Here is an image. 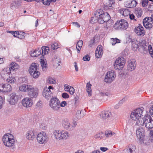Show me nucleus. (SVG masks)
Masks as SVG:
<instances>
[{"mask_svg": "<svg viewBox=\"0 0 153 153\" xmlns=\"http://www.w3.org/2000/svg\"><path fill=\"white\" fill-rule=\"evenodd\" d=\"M78 120L76 118H74L72 122V126L73 127V129H74L77 125V122Z\"/></svg>", "mask_w": 153, "mask_h": 153, "instance_id": "50", "label": "nucleus"}, {"mask_svg": "<svg viewBox=\"0 0 153 153\" xmlns=\"http://www.w3.org/2000/svg\"><path fill=\"white\" fill-rule=\"evenodd\" d=\"M14 65H12V63H11L9 66V67L8 68H7L8 70H10V71L11 72V71H14L16 69L14 68Z\"/></svg>", "mask_w": 153, "mask_h": 153, "instance_id": "51", "label": "nucleus"}, {"mask_svg": "<svg viewBox=\"0 0 153 153\" xmlns=\"http://www.w3.org/2000/svg\"><path fill=\"white\" fill-rule=\"evenodd\" d=\"M10 73L9 70H8L7 68H5L2 71L1 73V76L5 79H7L10 75Z\"/></svg>", "mask_w": 153, "mask_h": 153, "instance_id": "19", "label": "nucleus"}, {"mask_svg": "<svg viewBox=\"0 0 153 153\" xmlns=\"http://www.w3.org/2000/svg\"><path fill=\"white\" fill-rule=\"evenodd\" d=\"M74 88L70 86V89L68 91L71 94H73L74 93Z\"/></svg>", "mask_w": 153, "mask_h": 153, "instance_id": "55", "label": "nucleus"}, {"mask_svg": "<svg viewBox=\"0 0 153 153\" xmlns=\"http://www.w3.org/2000/svg\"><path fill=\"white\" fill-rule=\"evenodd\" d=\"M124 65V62H122L120 65L114 63V68L116 70H120L123 68Z\"/></svg>", "mask_w": 153, "mask_h": 153, "instance_id": "38", "label": "nucleus"}, {"mask_svg": "<svg viewBox=\"0 0 153 153\" xmlns=\"http://www.w3.org/2000/svg\"><path fill=\"white\" fill-rule=\"evenodd\" d=\"M60 59L59 57H54L53 59V65L56 68H58V69L61 68L60 66Z\"/></svg>", "mask_w": 153, "mask_h": 153, "instance_id": "22", "label": "nucleus"}, {"mask_svg": "<svg viewBox=\"0 0 153 153\" xmlns=\"http://www.w3.org/2000/svg\"><path fill=\"white\" fill-rule=\"evenodd\" d=\"M138 114L134 110L131 113L130 117L131 119L133 120L136 121V124L137 125V122L138 121H139L140 119H142L141 117H140L139 116H138Z\"/></svg>", "mask_w": 153, "mask_h": 153, "instance_id": "26", "label": "nucleus"}, {"mask_svg": "<svg viewBox=\"0 0 153 153\" xmlns=\"http://www.w3.org/2000/svg\"><path fill=\"white\" fill-rule=\"evenodd\" d=\"M100 116L104 120H108L111 116V112L109 111H103L100 113Z\"/></svg>", "mask_w": 153, "mask_h": 153, "instance_id": "18", "label": "nucleus"}, {"mask_svg": "<svg viewBox=\"0 0 153 153\" xmlns=\"http://www.w3.org/2000/svg\"><path fill=\"white\" fill-rule=\"evenodd\" d=\"M9 98L8 101L9 103L11 105H14L18 101V96L15 93H12L9 96Z\"/></svg>", "mask_w": 153, "mask_h": 153, "instance_id": "12", "label": "nucleus"}, {"mask_svg": "<svg viewBox=\"0 0 153 153\" xmlns=\"http://www.w3.org/2000/svg\"><path fill=\"white\" fill-rule=\"evenodd\" d=\"M101 10L99 9L95 12L96 16H100V17H101L106 22L110 19V16L107 12H101Z\"/></svg>", "mask_w": 153, "mask_h": 153, "instance_id": "8", "label": "nucleus"}, {"mask_svg": "<svg viewBox=\"0 0 153 153\" xmlns=\"http://www.w3.org/2000/svg\"><path fill=\"white\" fill-rule=\"evenodd\" d=\"M36 132L33 130L28 131L26 134V137L29 140H33L36 137L37 135Z\"/></svg>", "mask_w": 153, "mask_h": 153, "instance_id": "13", "label": "nucleus"}, {"mask_svg": "<svg viewBox=\"0 0 153 153\" xmlns=\"http://www.w3.org/2000/svg\"><path fill=\"white\" fill-rule=\"evenodd\" d=\"M129 11L128 10L126 9H124L123 14L124 16H127L128 15H129Z\"/></svg>", "mask_w": 153, "mask_h": 153, "instance_id": "57", "label": "nucleus"}, {"mask_svg": "<svg viewBox=\"0 0 153 153\" xmlns=\"http://www.w3.org/2000/svg\"><path fill=\"white\" fill-rule=\"evenodd\" d=\"M90 58L88 54L85 56L83 58V60L85 61H89L90 59Z\"/></svg>", "mask_w": 153, "mask_h": 153, "instance_id": "52", "label": "nucleus"}, {"mask_svg": "<svg viewBox=\"0 0 153 153\" xmlns=\"http://www.w3.org/2000/svg\"><path fill=\"white\" fill-rule=\"evenodd\" d=\"M111 39H112L113 41L111 43L112 45H114L117 43H119L120 42V40L118 39L117 38H115V39L112 38Z\"/></svg>", "mask_w": 153, "mask_h": 153, "instance_id": "46", "label": "nucleus"}, {"mask_svg": "<svg viewBox=\"0 0 153 153\" xmlns=\"http://www.w3.org/2000/svg\"><path fill=\"white\" fill-rule=\"evenodd\" d=\"M85 114H76V117L75 118H76V119H77L78 120H79L82 117H83Z\"/></svg>", "mask_w": 153, "mask_h": 153, "instance_id": "53", "label": "nucleus"}, {"mask_svg": "<svg viewBox=\"0 0 153 153\" xmlns=\"http://www.w3.org/2000/svg\"><path fill=\"white\" fill-rule=\"evenodd\" d=\"M115 3L114 1V0H108L107 3L104 4V7L106 10L111 9L112 8V5Z\"/></svg>", "mask_w": 153, "mask_h": 153, "instance_id": "27", "label": "nucleus"}, {"mask_svg": "<svg viewBox=\"0 0 153 153\" xmlns=\"http://www.w3.org/2000/svg\"><path fill=\"white\" fill-rule=\"evenodd\" d=\"M129 18L131 19L134 20L135 21H136V19L134 18L135 16L134 14H129Z\"/></svg>", "mask_w": 153, "mask_h": 153, "instance_id": "62", "label": "nucleus"}, {"mask_svg": "<svg viewBox=\"0 0 153 153\" xmlns=\"http://www.w3.org/2000/svg\"><path fill=\"white\" fill-rule=\"evenodd\" d=\"M149 2L148 0H143L142 2V5L143 7H145L147 6Z\"/></svg>", "mask_w": 153, "mask_h": 153, "instance_id": "56", "label": "nucleus"}, {"mask_svg": "<svg viewBox=\"0 0 153 153\" xmlns=\"http://www.w3.org/2000/svg\"><path fill=\"white\" fill-rule=\"evenodd\" d=\"M128 24L127 21L122 19L119 22H117L114 25V27L119 30L126 29L128 27Z\"/></svg>", "mask_w": 153, "mask_h": 153, "instance_id": "7", "label": "nucleus"}, {"mask_svg": "<svg viewBox=\"0 0 153 153\" xmlns=\"http://www.w3.org/2000/svg\"><path fill=\"white\" fill-rule=\"evenodd\" d=\"M49 48L48 47L43 46L41 48L42 53H41L42 56L48 54L49 51Z\"/></svg>", "mask_w": 153, "mask_h": 153, "instance_id": "32", "label": "nucleus"}, {"mask_svg": "<svg viewBox=\"0 0 153 153\" xmlns=\"http://www.w3.org/2000/svg\"><path fill=\"white\" fill-rule=\"evenodd\" d=\"M137 122V125L143 126L146 128L150 129L153 128V120L149 115H146L142 119H140Z\"/></svg>", "mask_w": 153, "mask_h": 153, "instance_id": "1", "label": "nucleus"}, {"mask_svg": "<svg viewBox=\"0 0 153 153\" xmlns=\"http://www.w3.org/2000/svg\"><path fill=\"white\" fill-rule=\"evenodd\" d=\"M22 1L21 0H18L14 1L12 4L13 5L16 7H19L21 5Z\"/></svg>", "mask_w": 153, "mask_h": 153, "instance_id": "42", "label": "nucleus"}, {"mask_svg": "<svg viewBox=\"0 0 153 153\" xmlns=\"http://www.w3.org/2000/svg\"><path fill=\"white\" fill-rule=\"evenodd\" d=\"M42 95L44 97L48 100L53 96L52 92L44 89L43 91Z\"/></svg>", "mask_w": 153, "mask_h": 153, "instance_id": "25", "label": "nucleus"}, {"mask_svg": "<svg viewBox=\"0 0 153 153\" xmlns=\"http://www.w3.org/2000/svg\"><path fill=\"white\" fill-rule=\"evenodd\" d=\"M115 133L114 132H113L111 131H106L105 132V134L107 137H111Z\"/></svg>", "mask_w": 153, "mask_h": 153, "instance_id": "45", "label": "nucleus"}, {"mask_svg": "<svg viewBox=\"0 0 153 153\" xmlns=\"http://www.w3.org/2000/svg\"><path fill=\"white\" fill-rule=\"evenodd\" d=\"M150 139L152 142H153V131H150L149 133Z\"/></svg>", "mask_w": 153, "mask_h": 153, "instance_id": "58", "label": "nucleus"}, {"mask_svg": "<svg viewBox=\"0 0 153 153\" xmlns=\"http://www.w3.org/2000/svg\"><path fill=\"white\" fill-rule=\"evenodd\" d=\"M22 103L24 107H29L33 104V100L30 98L26 97L22 100Z\"/></svg>", "mask_w": 153, "mask_h": 153, "instance_id": "14", "label": "nucleus"}, {"mask_svg": "<svg viewBox=\"0 0 153 153\" xmlns=\"http://www.w3.org/2000/svg\"><path fill=\"white\" fill-rule=\"evenodd\" d=\"M70 86L68 85L65 84L64 85L65 90V91H68L70 89Z\"/></svg>", "mask_w": 153, "mask_h": 153, "instance_id": "64", "label": "nucleus"}, {"mask_svg": "<svg viewBox=\"0 0 153 153\" xmlns=\"http://www.w3.org/2000/svg\"><path fill=\"white\" fill-rule=\"evenodd\" d=\"M4 144L6 147H10L14 145L15 140L13 135L9 133L5 134L2 137Z\"/></svg>", "mask_w": 153, "mask_h": 153, "instance_id": "2", "label": "nucleus"}, {"mask_svg": "<svg viewBox=\"0 0 153 153\" xmlns=\"http://www.w3.org/2000/svg\"><path fill=\"white\" fill-rule=\"evenodd\" d=\"M143 23L144 27L146 28L150 29L153 26V14L151 17H146L143 20Z\"/></svg>", "mask_w": 153, "mask_h": 153, "instance_id": "6", "label": "nucleus"}, {"mask_svg": "<svg viewBox=\"0 0 153 153\" xmlns=\"http://www.w3.org/2000/svg\"><path fill=\"white\" fill-rule=\"evenodd\" d=\"M134 31L137 35L139 36H143L145 34L144 28L140 24L135 28Z\"/></svg>", "mask_w": 153, "mask_h": 153, "instance_id": "16", "label": "nucleus"}, {"mask_svg": "<svg viewBox=\"0 0 153 153\" xmlns=\"http://www.w3.org/2000/svg\"><path fill=\"white\" fill-rule=\"evenodd\" d=\"M19 80L22 83H26L27 81V79L25 77L21 78Z\"/></svg>", "mask_w": 153, "mask_h": 153, "instance_id": "54", "label": "nucleus"}, {"mask_svg": "<svg viewBox=\"0 0 153 153\" xmlns=\"http://www.w3.org/2000/svg\"><path fill=\"white\" fill-rule=\"evenodd\" d=\"M12 88L11 85L6 83L3 85H0V91L5 92H8L11 91Z\"/></svg>", "mask_w": 153, "mask_h": 153, "instance_id": "15", "label": "nucleus"}, {"mask_svg": "<svg viewBox=\"0 0 153 153\" xmlns=\"http://www.w3.org/2000/svg\"><path fill=\"white\" fill-rule=\"evenodd\" d=\"M136 134L138 139H142V138L145 137L144 129L142 127H139L136 131Z\"/></svg>", "mask_w": 153, "mask_h": 153, "instance_id": "17", "label": "nucleus"}, {"mask_svg": "<svg viewBox=\"0 0 153 153\" xmlns=\"http://www.w3.org/2000/svg\"><path fill=\"white\" fill-rule=\"evenodd\" d=\"M83 44V42L81 40H79L77 42L76 46V48L77 50L78 53H79L80 52Z\"/></svg>", "mask_w": 153, "mask_h": 153, "instance_id": "33", "label": "nucleus"}, {"mask_svg": "<svg viewBox=\"0 0 153 153\" xmlns=\"http://www.w3.org/2000/svg\"><path fill=\"white\" fill-rule=\"evenodd\" d=\"M115 77V74L114 72H108L106 75L104 81L107 83H110L114 79Z\"/></svg>", "mask_w": 153, "mask_h": 153, "instance_id": "9", "label": "nucleus"}, {"mask_svg": "<svg viewBox=\"0 0 153 153\" xmlns=\"http://www.w3.org/2000/svg\"><path fill=\"white\" fill-rule=\"evenodd\" d=\"M47 82L48 83L50 84H54L56 83L55 80L51 77H49L48 78Z\"/></svg>", "mask_w": 153, "mask_h": 153, "instance_id": "43", "label": "nucleus"}, {"mask_svg": "<svg viewBox=\"0 0 153 153\" xmlns=\"http://www.w3.org/2000/svg\"><path fill=\"white\" fill-rule=\"evenodd\" d=\"M136 66L135 61L133 60L129 61V63L127 66L128 70L131 71L135 69Z\"/></svg>", "mask_w": 153, "mask_h": 153, "instance_id": "24", "label": "nucleus"}, {"mask_svg": "<svg viewBox=\"0 0 153 153\" xmlns=\"http://www.w3.org/2000/svg\"><path fill=\"white\" fill-rule=\"evenodd\" d=\"M136 149V146L133 144H130L124 150L125 153H133L134 152Z\"/></svg>", "mask_w": 153, "mask_h": 153, "instance_id": "20", "label": "nucleus"}, {"mask_svg": "<svg viewBox=\"0 0 153 153\" xmlns=\"http://www.w3.org/2000/svg\"><path fill=\"white\" fill-rule=\"evenodd\" d=\"M141 144H143L145 145H147L149 143V139L145 137L143 138H142V139H139Z\"/></svg>", "mask_w": 153, "mask_h": 153, "instance_id": "36", "label": "nucleus"}, {"mask_svg": "<svg viewBox=\"0 0 153 153\" xmlns=\"http://www.w3.org/2000/svg\"><path fill=\"white\" fill-rule=\"evenodd\" d=\"M67 105V102L65 101H62L61 103H60V107H64Z\"/></svg>", "mask_w": 153, "mask_h": 153, "instance_id": "60", "label": "nucleus"}, {"mask_svg": "<svg viewBox=\"0 0 153 153\" xmlns=\"http://www.w3.org/2000/svg\"><path fill=\"white\" fill-rule=\"evenodd\" d=\"M65 129L68 131L72 130L73 129V127L72 126V125L69 122L67 128H65Z\"/></svg>", "mask_w": 153, "mask_h": 153, "instance_id": "48", "label": "nucleus"}, {"mask_svg": "<svg viewBox=\"0 0 153 153\" xmlns=\"http://www.w3.org/2000/svg\"><path fill=\"white\" fill-rule=\"evenodd\" d=\"M143 108L142 107L140 108H137L134 110L138 114V116H139L140 117H141V116H143L142 114L143 112Z\"/></svg>", "mask_w": 153, "mask_h": 153, "instance_id": "39", "label": "nucleus"}, {"mask_svg": "<svg viewBox=\"0 0 153 153\" xmlns=\"http://www.w3.org/2000/svg\"><path fill=\"white\" fill-rule=\"evenodd\" d=\"M149 113L152 117H153V105L151 106L149 110Z\"/></svg>", "mask_w": 153, "mask_h": 153, "instance_id": "63", "label": "nucleus"}, {"mask_svg": "<svg viewBox=\"0 0 153 153\" xmlns=\"http://www.w3.org/2000/svg\"><path fill=\"white\" fill-rule=\"evenodd\" d=\"M38 65L36 63H32L29 69L30 75L33 78H37L40 74L39 71Z\"/></svg>", "mask_w": 153, "mask_h": 153, "instance_id": "4", "label": "nucleus"}, {"mask_svg": "<svg viewBox=\"0 0 153 153\" xmlns=\"http://www.w3.org/2000/svg\"><path fill=\"white\" fill-rule=\"evenodd\" d=\"M9 32L10 33L12 34L14 36L17 37L19 35V33L18 31H9Z\"/></svg>", "mask_w": 153, "mask_h": 153, "instance_id": "49", "label": "nucleus"}, {"mask_svg": "<svg viewBox=\"0 0 153 153\" xmlns=\"http://www.w3.org/2000/svg\"><path fill=\"white\" fill-rule=\"evenodd\" d=\"M102 46L101 45L98 46L95 51V56L97 58H100L103 54Z\"/></svg>", "mask_w": 153, "mask_h": 153, "instance_id": "23", "label": "nucleus"}, {"mask_svg": "<svg viewBox=\"0 0 153 153\" xmlns=\"http://www.w3.org/2000/svg\"><path fill=\"white\" fill-rule=\"evenodd\" d=\"M40 63L42 70L44 71H46L47 68V64L46 61L44 59H41Z\"/></svg>", "mask_w": 153, "mask_h": 153, "instance_id": "31", "label": "nucleus"}, {"mask_svg": "<svg viewBox=\"0 0 153 153\" xmlns=\"http://www.w3.org/2000/svg\"><path fill=\"white\" fill-rule=\"evenodd\" d=\"M50 106L54 111H58L60 109V101L57 98H52L50 102Z\"/></svg>", "mask_w": 153, "mask_h": 153, "instance_id": "5", "label": "nucleus"}, {"mask_svg": "<svg viewBox=\"0 0 153 153\" xmlns=\"http://www.w3.org/2000/svg\"><path fill=\"white\" fill-rule=\"evenodd\" d=\"M100 16H98V17L96 16L95 13L94 16L91 18V20H96L99 23L103 24L104 22H106L105 20L101 17H100Z\"/></svg>", "mask_w": 153, "mask_h": 153, "instance_id": "30", "label": "nucleus"}, {"mask_svg": "<svg viewBox=\"0 0 153 153\" xmlns=\"http://www.w3.org/2000/svg\"><path fill=\"white\" fill-rule=\"evenodd\" d=\"M122 62H124L125 64V62L124 61V58L123 57H121L120 58H118L115 61L114 63L120 65V64H121Z\"/></svg>", "mask_w": 153, "mask_h": 153, "instance_id": "40", "label": "nucleus"}, {"mask_svg": "<svg viewBox=\"0 0 153 153\" xmlns=\"http://www.w3.org/2000/svg\"><path fill=\"white\" fill-rule=\"evenodd\" d=\"M95 39H94L93 40H90L88 43V46L90 47H91L93 45Z\"/></svg>", "mask_w": 153, "mask_h": 153, "instance_id": "61", "label": "nucleus"}, {"mask_svg": "<svg viewBox=\"0 0 153 153\" xmlns=\"http://www.w3.org/2000/svg\"><path fill=\"white\" fill-rule=\"evenodd\" d=\"M102 133H99L98 134H96V135H95L94 136V137L96 139H99L100 138V139L102 138Z\"/></svg>", "mask_w": 153, "mask_h": 153, "instance_id": "47", "label": "nucleus"}, {"mask_svg": "<svg viewBox=\"0 0 153 153\" xmlns=\"http://www.w3.org/2000/svg\"><path fill=\"white\" fill-rule=\"evenodd\" d=\"M31 86V85L24 84L19 86V89L22 91L28 92Z\"/></svg>", "mask_w": 153, "mask_h": 153, "instance_id": "28", "label": "nucleus"}, {"mask_svg": "<svg viewBox=\"0 0 153 153\" xmlns=\"http://www.w3.org/2000/svg\"><path fill=\"white\" fill-rule=\"evenodd\" d=\"M62 97L64 98H68L69 97V95L66 93H63L62 95Z\"/></svg>", "mask_w": 153, "mask_h": 153, "instance_id": "59", "label": "nucleus"}, {"mask_svg": "<svg viewBox=\"0 0 153 153\" xmlns=\"http://www.w3.org/2000/svg\"><path fill=\"white\" fill-rule=\"evenodd\" d=\"M69 121L67 119L63 120L62 122V124L63 127L65 129V128H67L68 125L69 124Z\"/></svg>", "mask_w": 153, "mask_h": 153, "instance_id": "41", "label": "nucleus"}, {"mask_svg": "<svg viewBox=\"0 0 153 153\" xmlns=\"http://www.w3.org/2000/svg\"><path fill=\"white\" fill-rule=\"evenodd\" d=\"M55 138L57 140L66 139L69 137L67 131L64 130H55L53 133Z\"/></svg>", "mask_w": 153, "mask_h": 153, "instance_id": "3", "label": "nucleus"}, {"mask_svg": "<svg viewBox=\"0 0 153 153\" xmlns=\"http://www.w3.org/2000/svg\"><path fill=\"white\" fill-rule=\"evenodd\" d=\"M28 95L30 98H36L38 95V89L31 86L28 91Z\"/></svg>", "mask_w": 153, "mask_h": 153, "instance_id": "10", "label": "nucleus"}, {"mask_svg": "<svg viewBox=\"0 0 153 153\" xmlns=\"http://www.w3.org/2000/svg\"><path fill=\"white\" fill-rule=\"evenodd\" d=\"M47 137L44 132H41L38 134L37 137V141L40 144H43L46 142Z\"/></svg>", "mask_w": 153, "mask_h": 153, "instance_id": "11", "label": "nucleus"}, {"mask_svg": "<svg viewBox=\"0 0 153 153\" xmlns=\"http://www.w3.org/2000/svg\"><path fill=\"white\" fill-rule=\"evenodd\" d=\"M6 81L7 82L12 84L16 82V80L14 77L12 76L11 75H10L7 79Z\"/></svg>", "mask_w": 153, "mask_h": 153, "instance_id": "35", "label": "nucleus"}, {"mask_svg": "<svg viewBox=\"0 0 153 153\" xmlns=\"http://www.w3.org/2000/svg\"><path fill=\"white\" fill-rule=\"evenodd\" d=\"M137 2L135 0L131 1H127L125 2V5L126 7L131 8L135 7L137 4Z\"/></svg>", "mask_w": 153, "mask_h": 153, "instance_id": "21", "label": "nucleus"}, {"mask_svg": "<svg viewBox=\"0 0 153 153\" xmlns=\"http://www.w3.org/2000/svg\"><path fill=\"white\" fill-rule=\"evenodd\" d=\"M91 85L90 82H88L87 83L86 86V91L88 93L89 96H90L91 95V93L92 91L91 88Z\"/></svg>", "mask_w": 153, "mask_h": 153, "instance_id": "37", "label": "nucleus"}, {"mask_svg": "<svg viewBox=\"0 0 153 153\" xmlns=\"http://www.w3.org/2000/svg\"><path fill=\"white\" fill-rule=\"evenodd\" d=\"M59 47L57 43L55 42L54 43H51V48L52 49L55 50L57 49Z\"/></svg>", "mask_w": 153, "mask_h": 153, "instance_id": "44", "label": "nucleus"}, {"mask_svg": "<svg viewBox=\"0 0 153 153\" xmlns=\"http://www.w3.org/2000/svg\"><path fill=\"white\" fill-rule=\"evenodd\" d=\"M134 13L136 16L138 17H140L143 14V11L140 8H136Z\"/></svg>", "mask_w": 153, "mask_h": 153, "instance_id": "34", "label": "nucleus"}, {"mask_svg": "<svg viewBox=\"0 0 153 153\" xmlns=\"http://www.w3.org/2000/svg\"><path fill=\"white\" fill-rule=\"evenodd\" d=\"M41 53V49L39 48L38 49L34 51H31L30 55L32 57H36L40 55Z\"/></svg>", "mask_w": 153, "mask_h": 153, "instance_id": "29", "label": "nucleus"}]
</instances>
